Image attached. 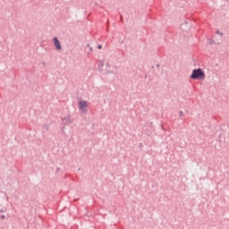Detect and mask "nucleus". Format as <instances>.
<instances>
[{
    "label": "nucleus",
    "mask_w": 229,
    "mask_h": 229,
    "mask_svg": "<svg viewBox=\"0 0 229 229\" xmlns=\"http://www.w3.org/2000/svg\"><path fill=\"white\" fill-rule=\"evenodd\" d=\"M191 78L193 80H203L205 78V73L201 69H195L193 70Z\"/></svg>",
    "instance_id": "1"
},
{
    "label": "nucleus",
    "mask_w": 229,
    "mask_h": 229,
    "mask_svg": "<svg viewBox=\"0 0 229 229\" xmlns=\"http://www.w3.org/2000/svg\"><path fill=\"white\" fill-rule=\"evenodd\" d=\"M89 107V102L87 100H81L79 102V110L82 114H87V108Z\"/></svg>",
    "instance_id": "2"
},
{
    "label": "nucleus",
    "mask_w": 229,
    "mask_h": 229,
    "mask_svg": "<svg viewBox=\"0 0 229 229\" xmlns=\"http://www.w3.org/2000/svg\"><path fill=\"white\" fill-rule=\"evenodd\" d=\"M54 44L58 50H62V46L60 45V41H58L57 38H54Z\"/></svg>",
    "instance_id": "3"
},
{
    "label": "nucleus",
    "mask_w": 229,
    "mask_h": 229,
    "mask_svg": "<svg viewBox=\"0 0 229 229\" xmlns=\"http://www.w3.org/2000/svg\"><path fill=\"white\" fill-rule=\"evenodd\" d=\"M98 49H101V48H103V46L99 45V46L98 47Z\"/></svg>",
    "instance_id": "4"
}]
</instances>
